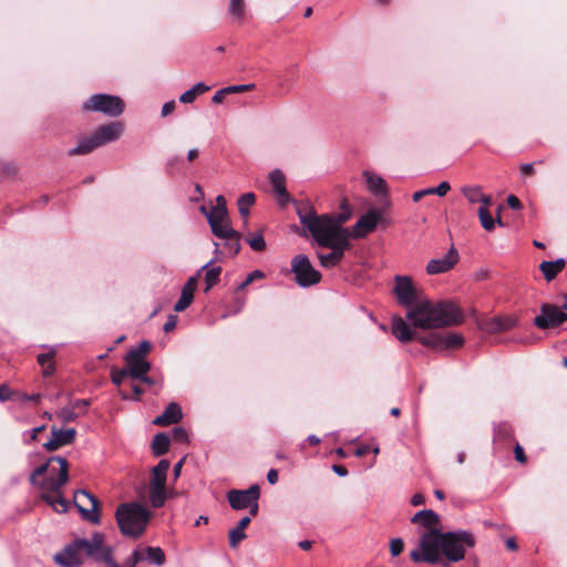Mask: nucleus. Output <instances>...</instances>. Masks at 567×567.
Segmentation results:
<instances>
[{
  "label": "nucleus",
  "instance_id": "f257e3e1",
  "mask_svg": "<svg viewBox=\"0 0 567 567\" xmlns=\"http://www.w3.org/2000/svg\"><path fill=\"white\" fill-rule=\"evenodd\" d=\"M393 295L400 306L410 308L406 319L414 328L431 330L460 324L463 315L451 301L433 303L430 300L419 302L417 290L409 276L394 277Z\"/></svg>",
  "mask_w": 567,
  "mask_h": 567
},
{
  "label": "nucleus",
  "instance_id": "f03ea898",
  "mask_svg": "<svg viewBox=\"0 0 567 567\" xmlns=\"http://www.w3.org/2000/svg\"><path fill=\"white\" fill-rule=\"evenodd\" d=\"M476 545V538L472 532L466 529H456L442 532L441 529H431L420 537L419 549L410 553L413 563L441 564L442 555L451 563H457L464 559L465 548H473Z\"/></svg>",
  "mask_w": 567,
  "mask_h": 567
},
{
  "label": "nucleus",
  "instance_id": "7ed1b4c3",
  "mask_svg": "<svg viewBox=\"0 0 567 567\" xmlns=\"http://www.w3.org/2000/svg\"><path fill=\"white\" fill-rule=\"evenodd\" d=\"M297 215L320 247H339L346 250L351 247L350 228L332 224L327 215H318L315 208L306 203L297 205Z\"/></svg>",
  "mask_w": 567,
  "mask_h": 567
},
{
  "label": "nucleus",
  "instance_id": "20e7f679",
  "mask_svg": "<svg viewBox=\"0 0 567 567\" xmlns=\"http://www.w3.org/2000/svg\"><path fill=\"white\" fill-rule=\"evenodd\" d=\"M392 333L395 338L406 343L416 339L420 343L429 347L435 351H444L450 349H457L464 344V337L460 333L449 332L446 334L440 332H430L425 336H415L410 324L401 317H395L392 320Z\"/></svg>",
  "mask_w": 567,
  "mask_h": 567
},
{
  "label": "nucleus",
  "instance_id": "39448f33",
  "mask_svg": "<svg viewBox=\"0 0 567 567\" xmlns=\"http://www.w3.org/2000/svg\"><path fill=\"white\" fill-rule=\"evenodd\" d=\"M151 515L144 505L136 502L123 503L115 512L121 533L133 538L140 537L145 532Z\"/></svg>",
  "mask_w": 567,
  "mask_h": 567
},
{
  "label": "nucleus",
  "instance_id": "423d86ee",
  "mask_svg": "<svg viewBox=\"0 0 567 567\" xmlns=\"http://www.w3.org/2000/svg\"><path fill=\"white\" fill-rule=\"evenodd\" d=\"M124 132V125L121 122H112L97 126L94 132L86 137H83L79 143L70 148L68 156L86 155L94 150L117 141Z\"/></svg>",
  "mask_w": 567,
  "mask_h": 567
},
{
  "label": "nucleus",
  "instance_id": "0eeeda50",
  "mask_svg": "<svg viewBox=\"0 0 567 567\" xmlns=\"http://www.w3.org/2000/svg\"><path fill=\"white\" fill-rule=\"evenodd\" d=\"M84 111L100 112L111 117L120 116L125 110L124 101L117 95L96 93L83 103Z\"/></svg>",
  "mask_w": 567,
  "mask_h": 567
},
{
  "label": "nucleus",
  "instance_id": "6e6552de",
  "mask_svg": "<svg viewBox=\"0 0 567 567\" xmlns=\"http://www.w3.org/2000/svg\"><path fill=\"white\" fill-rule=\"evenodd\" d=\"M291 271L296 284L301 288L315 286L321 281V274L315 269L306 255H297L291 259Z\"/></svg>",
  "mask_w": 567,
  "mask_h": 567
},
{
  "label": "nucleus",
  "instance_id": "1a4fd4ad",
  "mask_svg": "<svg viewBox=\"0 0 567 567\" xmlns=\"http://www.w3.org/2000/svg\"><path fill=\"white\" fill-rule=\"evenodd\" d=\"M74 505L76 506L83 519L95 525L100 524V502L97 497H95L92 493L86 489L76 491L74 495Z\"/></svg>",
  "mask_w": 567,
  "mask_h": 567
},
{
  "label": "nucleus",
  "instance_id": "9d476101",
  "mask_svg": "<svg viewBox=\"0 0 567 567\" xmlns=\"http://www.w3.org/2000/svg\"><path fill=\"white\" fill-rule=\"evenodd\" d=\"M566 321L565 311L558 306L551 303H543L539 315L534 318L533 323L540 330L554 329L561 326Z\"/></svg>",
  "mask_w": 567,
  "mask_h": 567
},
{
  "label": "nucleus",
  "instance_id": "9b49d317",
  "mask_svg": "<svg viewBox=\"0 0 567 567\" xmlns=\"http://www.w3.org/2000/svg\"><path fill=\"white\" fill-rule=\"evenodd\" d=\"M79 549L82 555L93 558L96 563H104V556L107 549H113L110 546H104L105 536L103 533L95 532L92 534L91 539L76 538Z\"/></svg>",
  "mask_w": 567,
  "mask_h": 567
},
{
  "label": "nucleus",
  "instance_id": "f8f14e48",
  "mask_svg": "<svg viewBox=\"0 0 567 567\" xmlns=\"http://www.w3.org/2000/svg\"><path fill=\"white\" fill-rule=\"evenodd\" d=\"M260 497L258 484H252L247 489H230L227 493V499L230 507L235 511L247 509L254 498Z\"/></svg>",
  "mask_w": 567,
  "mask_h": 567
},
{
  "label": "nucleus",
  "instance_id": "ddd939ff",
  "mask_svg": "<svg viewBox=\"0 0 567 567\" xmlns=\"http://www.w3.org/2000/svg\"><path fill=\"white\" fill-rule=\"evenodd\" d=\"M382 218L381 210L377 208L370 209L368 213L362 215L358 221L351 227L352 238L360 239L364 238L370 233L374 231L379 221Z\"/></svg>",
  "mask_w": 567,
  "mask_h": 567
},
{
  "label": "nucleus",
  "instance_id": "4468645a",
  "mask_svg": "<svg viewBox=\"0 0 567 567\" xmlns=\"http://www.w3.org/2000/svg\"><path fill=\"white\" fill-rule=\"evenodd\" d=\"M49 462H58L60 464L59 476L54 477H45L40 482V487L45 491H50L53 493H59L60 488L68 482L69 480V463L68 460L63 456H51Z\"/></svg>",
  "mask_w": 567,
  "mask_h": 567
},
{
  "label": "nucleus",
  "instance_id": "2eb2a0df",
  "mask_svg": "<svg viewBox=\"0 0 567 567\" xmlns=\"http://www.w3.org/2000/svg\"><path fill=\"white\" fill-rule=\"evenodd\" d=\"M53 560L61 567H81L83 559L76 539L65 545L61 551L56 553Z\"/></svg>",
  "mask_w": 567,
  "mask_h": 567
},
{
  "label": "nucleus",
  "instance_id": "dca6fc26",
  "mask_svg": "<svg viewBox=\"0 0 567 567\" xmlns=\"http://www.w3.org/2000/svg\"><path fill=\"white\" fill-rule=\"evenodd\" d=\"M51 435L52 437L43 444V447L48 452H53L62 446L72 444L76 437V430L74 427L62 430L56 426H52Z\"/></svg>",
  "mask_w": 567,
  "mask_h": 567
},
{
  "label": "nucleus",
  "instance_id": "f3484780",
  "mask_svg": "<svg viewBox=\"0 0 567 567\" xmlns=\"http://www.w3.org/2000/svg\"><path fill=\"white\" fill-rule=\"evenodd\" d=\"M458 259V251L452 246L442 258L431 259L427 262L426 272L429 275L446 272L457 264Z\"/></svg>",
  "mask_w": 567,
  "mask_h": 567
},
{
  "label": "nucleus",
  "instance_id": "a211bd4d",
  "mask_svg": "<svg viewBox=\"0 0 567 567\" xmlns=\"http://www.w3.org/2000/svg\"><path fill=\"white\" fill-rule=\"evenodd\" d=\"M166 480L165 476L151 475L150 502L154 508L162 507L166 502Z\"/></svg>",
  "mask_w": 567,
  "mask_h": 567
},
{
  "label": "nucleus",
  "instance_id": "6ab92c4d",
  "mask_svg": "<svg viewBox=\"0 0 567 567\" xmlns=\"http://www.w3.org/2000/svg\"><path fill=\"white\" fill-rule=\"evenodd\" d=\"M516 324L517 319L515 317H493L480 322V329L492 334L508 331Z\"/></svg>",
  "mask_w": 567,
  "mask_h": 567
},
{
  "label": "nucleus",
  "instance_id": "aec40b11",
  "mask_svg": "<svg viewBox=\"0 0 567 567\" xmlns=\"http://www.w3.org/2000/svg\"><path fill=\"white\" fill-rule=\"evenodd\" d=\"M183 419L182 408L176 402H171L164 412L156 416L153 421L155 425L167 426L178 423Z\"/></svg>",
  "mask_w": 567,
  "mask_h": 567
},
{
  "label": "nucleus",
  "instance_id": "412c9836",
  "mask_svg": "<svg viewBox=\"0 0 567 567\" xmlns=\"http://www.w3.org/2000/svg\"><path fill=\"white\" fill-rule=\"evenodd\" d=\"M197 286V276L189 277L184 285L181 297L174 306V310L177 312L187 309L194 300V291Z\"/></svg>",
  "mask_w": 567,
  "mask_h": 567
},
{
  "label": "nucleus",
  "instance_id": "4be33fe9",
  "mask_svg": "<svg viewBox=\"0 0 567 567\" xmlns=\"http://www.w3.org/2000/svg\"><path fill=\"white\" fill-rule=\"evenodd\" d=\"M411 523L419 524L430 532L431 529H439L440 516L432 509H422L412 516Z\"/></svg>",
  "mask_w": 567,
  "mask_h": 567
},
{
  "label": "nucleus",
  "instance_id": "5701e85b",
  "mask_svg": "<svg viewBox=\"0 0 567 567\" xmlns=\"http://www.w3.org/2000/svg\"><path fill=\"white\" fill-rule=\"evenodd\" d=\"M125 362L130 377L133 379L141 378L151 370V363L142 357L125 355Z\"/></svg>",
  "mask_w": 567,
  "mask_h": 567
},
{
  "label": "nucleus",
  "instance_id": "b1692460",
  "mask_svg": "<svg viewBox=\"0 0 567 567\" xmlns=\"http://www.w3.org/2000/svg\"><path fill=\"white\" fill-rule=\"evenodd\" d=\"M566 260L557 258L556 260H544L539 265V269L547 282L554 280L556 276L565 268Z\"/></svg>",
  "mask_w": 567,
  "mask_h": 567
},
{
  "label": "nucleus",
  "instance_id": "393cba45",
  "mask_svg": "<svg viewBox=\"0 0 567 567\" xmlns=\"http://www.w3.org/2000/svg\"><path fill=\"white\" fill-rule=\"evenodd\" d=\"M213 262H214V259L206 262L204 266L200 267V269L198 270V272L196 275L198 277L202 271L206 270V272H205V285H206L205 292L209 291L215 285L218 284L219 277L221 274L220 266L210 267Z\"/></svg>",
  "mask_w": 567,
  "mask_h": 567
},
{
  "label": "nucleus",
  "instance_id": "a878e982",
  "mask_svg": "<svg viewBox=\"0 0 567 567\" xmlns=\"http://www.w3.org/2000/svg\"><path fill=\"white\" fill-rule=\"evenodd\" d=\"M269 181L274 187L275 193L280 196L285 202H288L289 194L286 189V178L280 169H274L269 174Z\"/></svg>",
  "mask_w": 567,
  "mask_h": 567
},
{
  "label": "nucleus",
  "instance_id": "bb28decb",
  "mask_svg": "<svg viewBox=\"0 0 567 567\" xmlns=\"http://www.w3.org/2000/svg\"><path fill=\"white\" fill-rule=\"evenodd\" d=\"M331 252L329 254H318V258L320 260V265L324 268H333L339 265L344 256L346 249H341L339 247H329Z\"/></svg>",
  "mask_w": 567,
  "mask_h": 567
},
{
  "label": "nucleus",
  "instance_id": "cd10ccee",
  "mask_svg": "<svg viewBox=\"0 0 567 567\" xmlns=\"http://www.w3.org/2000/svg\"><path fill=\"white\" fill-rule=\"evenodd\" d=\"M169 445H171L169 436L164 432H159V433L155 434L152 440V444H151L152 453L155 456H162L168 452Z\"/></svg>",
  "mask_w": 567,
  "mask_h": 567
},
{
  "label": "nucleus",
  "instance_id": "c85d7f7f",
  "mask_svg": "<svg viewBox=\"0 0 567 567\" xmlns=\"http://www.w3.org/2000/svg\"><path fill=\"white\" fill-rule=\"evenodd\" d=\"M255 202L256 196L254 193H245L237 200L238 210L240 216L244 218L245 225L248 223L249 209L255 204Z\"/></svg>",
  "mask_w": 567,
  "mask_h": 567
},
{
  "label": "nucleus",
  "instance_id": "c756f323",
  "mask_svg": "<svg viewBox=\"0 0 567 567\" xmlns=\"http://www.w3.org/2000/svg\"><path fill=\"white\" fill-rule=\"evenodd\" d=\"M208 224L210 226L212 233L220 239L224 237L236 235V230L233 228L229 219L227 221H215L214 220Z\"/></svg>",
  "mask_w": 567,
  "mask_h": 567
},
{
  "label": "nucleus",
  "instance_id": "7c9ffc66",
  "mask_svg": "<svg viewBox=\"0 0 567 567\" xmlns=\"http://www.w3.org/2000/svg\"><path fill=\"white\" fill-rule=\"evenodd\" d=\"M341 212L338 214H326L330 221L336 225L342 226L352 216V209L348 204L347 199H343L340 205Z\"/></svg>",
  "mask_w": 567,
  "mask_h": 567
},
{
  "label": "nucleus",
  "instance_id": "2f4dec72",
  "mask_svg": "<svg viewBox=\"0 0 567 567\" xmlns=\"http://www.w3.org/2000/svg\"><path fill=\"white\" fill-rule=\"evenodd\" d=\"M144 560L155 566L165 564V554L161 547L146 546L143 554Z\"/></svg>",
  "mask_w": 567,
  "mask_h": 567
},
{
  "label": "nucleus",
  "instance_id": "473e14b6",
  "mask_svg": "<svg viewBox=\"0 0 567 567\" xmlns=\"http://www.w3.org/2000/svg\"><path fill=\"white\" fill-rule=\"evenodd\" d=\"M245 240L249 245V247L256 252L265 251L267 248L262 230L256 233H248L245 236Z\"/></svg>",
  "mask_w": 567,
  "mask_h": 567
},
{
  "label": "nucleus",
  "instance_id": "72a5a7b5",
  "mask_svg": "<svg viewBox=\"0 0 567 567\" xmlns=\"http://www.w3.org/2000/svg\"><path fill=\"white\" fill-rule=\"evenodd\" d=\"M367 183L369 189L377 196L386 194V184L385 181L381 176H373L372 174L365 172Z\"/></svg>",
  "mask_w": 567,
  "mask_h": 567
},
{
  "label": "nucleus",
  "instance_id": "f704fd0d",
  "mask_svg": "<svg viewBox=\"0 0 567 567\" xmlns=\"http://www.w3.org/2000/svg\"><path fill=\"white\" fill-rule=\"evenodd\" d=\"M58 496H51L49 494H42L41 498L58 513H65L69 508V502L62 496L61 492L56 493Z\"/></svg>",
  "mask_w": 567,
  "mask_h": 567
},
{
  "label": "nucleus",
  "instance_id": "c9c22d12",
  "mask_svg": "<svg viewBox=\"0 0 567 567\" xmlns=\"http://www.w3.org/2000/svg\"><path fill=\"white\" fill-rule=\"evenodd\" d=\"M223 239L225 240V246L228 248L229 254L233 257H235L236 255H238L240 252V249H241V245H240L241 234L239 231L236 230V235L235 236L224 237Z\"/></svg>",
  "mask_w": 567,
  "mask_h": 567
},
{
  "label": "nucleus",
  "instance_id": "e433bc0d",
  "mask_svg": "<svg viewBox=\"0 0 567 567\" xmlns=\"http://www.w3.org/2000/svg\"><path fill=\"white\" fill-rule=\"evenodd\" d=\"M477 214H478L482 227L487 231L493 230L495 227V220L493 219L488 208L480 207Z\"/></svg>",
  "mask_w": 567,
  "mask_h": 567
},
{
  "label": "nucleus",
  "instance_id": "4c0bfd02",
  "mask_svg": "<svg viewBox=\"0 0 567 567\" xmlns=\"http://www.w3.org/2000/svg\"><path fill=\"white\" fill-rule=\"evenodd\" d=\"M462 193L470 203L474 204L480 200L482 188L481 186H464Z\"/></svg>",
  "mask_w": 567,
  "mask_h": 567
},
{
  "label": "nucleus",
  "instance_id": "58836bf2",
  "mask_svg": "<svg viewBox=\"0 0 567 567\" xmlns=\"http://www.w3.org/2000/svg\"><path fill=\"white\" fill-rule=\"evenodd\" d=\"M206 218L208 223L212 221H227L228 218V210L227 209H220V208H212L208 214H206Z\"/></svg>",
  "mask_w": 567,
  "mask_h": 567
},
{
  "label": "nucleus",
  "instance_id": "ea45409f",
  "mask_svg": "<svg viewBox=\"0 0 567 567\" xmlns=\"http://www.w3.org/2000/svg\"><path fill=\"white\" fill-rule=\"evenodd\" d=\"M152 343L147 340H143L137 348L131 349L126 355L131 357H142L145 358V355L151 351Z\"/></svg>",
  "mask_w": 567,
  "mask_h": 567
},
{
  "label": "nucleus",
  "instance_id": "a19ab883",
  "mask_svg": "<svg viewBox=\"0 0 567 567\" xmlns=\"http://www.w3.org/2000/svg\"><path fill=\"white\" fill-rule=\"evenodd\" d=\"M228 537H229V546L231 548H236L238 543L244 540L247 536L244 530L235 527L229 530Z\"/></svg>",
  "mask_w": 567,
  "mask_h": 567
},
{
  "label": "nucleus",
  "instance_id": "79ce46f5",
  "mask_svg": "<svg viewBox=\"0 0 567 567\" xmlns=\"http://www.w3.org/2000/svg\"><path fill=\"white\" fill-rule=\"evenodd\" d=\"M58 416L62 422L70 423L75 421L79 414L71 406H65L59 411Z\"/></svg>",
  "mask_w": 567,
  "mask_h": 567
},
{
  "label": "nucleus",
  "instance_id": "37998d69",
  "mask_svg": "<svg viewBox=\"0 0 567 567\" xmlns=\"http://www.w3.org/2000/svg\"><path fill=\"white\" fill-rule=\"evenodd\" d=\"M171 462L166 458L161 460L156 466L152 468L151 475H158L167 477V471L169 470Z\"/></svg>",
  "mask_w": 567,
  "mask_h": 567
},
{
  "label": "nucleus",
  "instance_id": "c03bdc74",
  "mask_svg": "<svg viewBox=\"0 0 567 567\" xmlns=\"http://www.w3.org/2000/svg\"><path fill=\"white\" fill-rule=\"evenodd\" d=\"M245 11V3L244 0H230L229 2V12L237 17L241 18L244 16Z\"/></svg>",
  "mask_w": 567,
  "mask_h": 567
},
{
  "label": "nucleus",
  "instance_id": "a18cd8bd",
  "mask_svg": "<svg viewBox=\"0 0 567 567\" xmlns=\"http://www.w3.org/2000/svg\"><path fill=\"white\" fill-rule=\"evenodd\" d=\"M125 377H130L128 369H113L111 372L112 382L117 386L122 383Z\"/></svg>",
  "mask_w": 567,
  "mask_h": 567
},
{
  "label": "nucleus",
  "instance_id": "49530a36",
  "mask_svg": "<svg viewBox=\"0 0 567 567\" xmlns=\"http://www.w3.org/2000/svg\"><path fill=\"white\" fill-rule=\"evenodd\" d=\"M54 355H55V350L50 349V351H48L45 353H40L37 357V361L41 367H45L49 363H53Z\"/></svg>",
  "mask_w": 567,
  "mask_h": 567
},
{
  "label": "nucleus",
  "instance_id": "de8ad7c7",
  "mask_svg": "<svg viewBox=\"0 0 567 567\" xmlns=\"http://www.w3.org/2000/svg\"><path fill=\"white\" fill-rule=\"evenodd\" d=\"M404 548V543L401 538H393L390 543V553L393 557L399 556Z\"/></svg>",
  "mask_w": 567,
  "mask_h": 567
},
{
  "label": "nucleus",
  "instance_id": "09e8293b",
  "mask_svg": "<svg viewBox=\"0 0 567 567\" xmlns=\"http://www.w3.org/2000/svg\"><path fill=\"white\" fill-rule=\"evenodd\" d=\"M173 439L178 443H186V442H188V433L182 426L174 427L173 429Z\"/></svg>",
  "mask_w": 567,
  "mask_h": 567
},
{
  "label": "nucleus",
  "instance_id": "8fccbe9b",
  "mask_svg": "<svg viewBox=\"0 0 567 567\" xmlns=\"http://www.w3.org/2000/svg\"><path fill=\"white\" fill-rule=\"evenodd\" d=\"M265 274L261 270H254L251 271L246 279L239 285L238 289H244L248 285H250L255 279L264 278Z\"/></svg>",
  "mask_w": 567,
  "mask_h": 567
},
{
  "label": "nucleus",
  "instance_id": "3c124183",
  "mask_svg": "<svg viewBox=\"0 0 567 567\" xmlns=\"http://www.w3.org/2000/svg\"><path fill=\"white\" fill-rule=\"evenodd\" d=\"M432 194L443 197L451 189V186L447 182H441L436 187H431Z\"/></svg>",
  "mask_w": 567,
  "mask_h": 567
},
{
  "label": "nucleus",
  "instance_id": "603ef678",
  "mask_svg": "<svg viewBox=\"0 0 567 567\" xmlns=\"http://www.w3.org/2000/svg\"><path fill=\"white\" fill-rule=\"evenodd\" d=\"M255 87L254 83L250 84H239V85H230L226 87L227 93H241L249 91Z\"/></svg>",
  "mask_w": 567,
  "mask_h": 567
},
{
  "label": "nucleus",
  "instance_id": "864d4df0",
  "mask_svg": "<svg viewBox=\"0 0 567 567\" xmlns=\"http://www.w3.org/2000/svg\"><path fill=\"white\" fill-rule=\"evenodd\" d=\"M133 393L135 394L134 398L130 396L127 393L120 391V395L123 400H140V395L143 393V389L138 384H133L132 386Z\"/></svg>",
  "mask_w": 567,
  "mask_h": 567
},
{
  "label": "nucleus",
  "instance_id": "5fc2aeb1",
  "mask_svg": "<svg viewBox=\"0 0 567 567\" xmlns=\"http://www.w3.org/2000/svg\"><path fill=\"white\" fill-rule=\"evenodd\" d=\"M196 96L197 95L195 94V90L189 89V90L185 91L184 93H182L179 95L178 100L181 103L187 104V103H193L195 101Z\"/></svg>",
  "mask_w": 567,
  "mask_h": 567
},
{
  "label": "nucleus",
  "instance_id": "6e6d98bb",
  "mask_svg": "<svg viewBox=\"0 0 567 567\" xmlns=\"http://www.w3.org/2000/svg\"><path fill=\"white\" fill-rule=\"evenodd\" d=\"M176 324H177V316L176 315H169L167 317L166 322L164 323V327H163L164 332H166V333L171 332L172 330L175 329Z\"/></svg>",
  "mask_w": 567,
  "mask_h": 567
},
{
  "label": "nucleus",
  "instance_id": "4d7b16f0",
  "mask_svg": "<svg viewBox=\"0 0 567 567\" xmlns=\"http://www.w3.org/2000/svg\"><path fill=\"white\" fill-rule=\"evenodd\" d=\"M0 171L7 176H13L17 173V167L12 163H0Z\"/></svg>",
  "mask_w": 567,
  "mask_h": 567
},
{
  "label": "nucleus",
  "instance_id": "13d9d810",
  "mask_svg": "<svg viewBox=\"0 0 567 567\" xmlns=\"http://www.w3.org/2000/svg\"><path fill=\"white\" fill-rule=\"evenodd\" d=\"M11 390L10 388L8 386V384L6 383H2L0 385V401L1 402H6V401H9L11 399Z\"/></svg>",
  "mask_w": 567,
  "mask_h": 567
},
{
  "label": "nucleus",
  "instance_id": "bf43d9fd",
  "mask_svg": "<svg viewBox=\"0 0 567 567\" xmlns=\"http://www.w3.org/2000/svg\"><path fill=\"white\" fill-rule=\"evenodd\" d=\"M515 460L519 463L526 462V455L524 449L517 443L514 447Z\"/></svg>",
  "mask_w": 567,
  "mask_h": 567
},
{
  "label": "nucleus",
  "instance_id": "052dcab7",
  "mask_svg": "<svg viewBox=\"0 0 567 567\" xmlns=\"http://www.w3.org/2000/svg\"><path fill=\"white\" fill-rule=\"evenodd\" d=\"M228 93L226 91V87L220 89V90L215 92V94L212 97V102L215 103V104H219V103H221L224 101V99H225V96Z\"/></svg>",
  "mask_w": 567,
  "mask_h": 567
},
{
  "label": "nucleus",
  "instance_id": "680f3d73",
  "mask_svg": "<svg viewBox=\"0 0 567 567\" xmlns=\"http://www.w3.org/2000/svg\"><path fill=\"white\" fill-rule=\"evenodd\" d=\"M175 107H176V102L174 100L164 103V105L162 106V112H161L162 116H167L175 110Z\"/></svg>",
  "mask_w": 567,
  "mask_h": 567
},
{
  "label": "nucleus",
  "instance_id": "e2e57ef3",
  "mask_svg": "<svg viewBox=\"0 0 567 567\" xmlns=\"http://www.w3.org/2000/svg\"><path fill=\"white\" fill-rule=\"evenodd\" d=\"M507 204L512 209L518 210L523 207L520 200L515 195H509L507 197Z\"/></svg>",
  "mask_w": 567,
  "mask_h": 567
},
{
  "label": "nucleus",
  "instance_id": "0e129e2a",
  "mask_svg": "<svg viewBox=\"0 0 567 567\" xmlns=\"http://www.w3.org/2000/svg\"><path fill=\"white\" fill-rule=\"evenodd\" d=\"M90 405V401L86 400V399H78L75 400L74 402H72V405L71 408L75 411L76 409L79 410H84Z\"/></svg>",
  "mask_w": 567,
  "mask_h": 567
},
{
  "label": "nucleus",
  "instance_id": "69168bd1",
  "mask_svg": "<svg viewBox=\"0 0 567 567\" xmlns=\"http://www.w3.org/2000/svg\"><path fill=\"white\" fill-rule=\"evenodd\" d=\"M103 558L104 563L110 567H120V565L113 558V549H107Z\"/></svg>",
  "mask_w": 567,
  "mask_h": 567
},
{
  "label": "nucleus",
  "instance_id": "338daca9",
  "mask_svg": "<svg viewBox=\"0 0 567 567\" xmlns=\"http://www.w3.org/2000/svg\"><path fill=\"white\" fill-rule=\"evenodd\" d=\"M142 560H144L143 554L140 550L135 549L132 553L128 565H130V567H133L134 565H136L138 561H142Z\"/></svg>",
  "mask_w": 567,
  "mask_h": 567
},
{
  "label": "nucleus",
  "instance_id": "774afa93",
  "mask_svg": "<svg viewBox=\"0 0 567 567\" xmlns=\"http://www.w3.org/2000/svg\"><path fill=\"white\" fill-rule=\"evenodd\" d=\"M425 503V497L421 494V493H416L414 494L411 499H410V504L412 506H419V505H422Z\"/></svg>",
  "mask_w": 567,
  "mask_h": 567
}]
</instances>
